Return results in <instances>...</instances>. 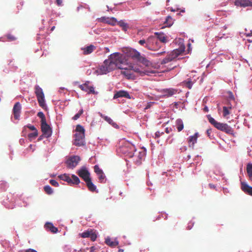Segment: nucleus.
Listing matches in <instances>:
<instances>
[{"label": "nucleus", "instance_id": "22", "mask_svg": "<svg viewBox=\"0 0 252 252\" xmlns=\"http://www.w3.org/2000/svg\"><path fill=\"white\" fill-rule=\"evenodd\" d=\"M95 49V47L93 45H90L84 48H82V50H83L84 55H88L92 53Z\"/></svg>", "mask_w": 252, "mask_h": 252}, {"label": "nucleus", "instance_id": "47", "mask_svg": "<svg viewBox=\"0 0 252 252\" xmlns=\"http://www.w3.org/2000/svg\"><path fill=\"white\" fill-rule=\"evenodd\" d=\"M96 234L92 230L89 238H90L91 240L92 241H94L96 240Z\"/></svg>", "mask_w": 252, "mask_h": 252}, {"label": "nucleus", "instance_id": "55", "mask_svg": "<svg viewBox=\"0 0 252 252\" xmlns=\"http://www.w3.org/2000/svg\"><path fill=\"white\" fill-rule=\"evenodd\" d=\"M206 132H207V134L208 136L210 137H211V134L212 133V129H207Z\"/></svg>", "mask_w": 252, "mask_h": 252}, {"label": "nucleus", "instance_id": "58", "mask_svg": "<svg viewBox=\"0 0 252 252\" xmlns=\"http://www.w3.org/2000/svg\"><path fill=\"white\" fill-rule=\"evenodd\" d=\"M165 52V51H163V52H159V53H157L156 55H157V56H161L162 54H163Z\"/></svg>", "mask_w": 252, "mask_h": 252}, {"label": "nucleus", "instance_id": "13", "mask_svg": "<svg viewBox=\"0 0 252 252\" xmlns=\"http://www.w3.org/2000/svg\"><path fill=\"white\" fill-rule=\"evenodd\" d=\"M21 110V105L19 102H17L14 105L13 108V113L14 115V117L16 120L19 119Z\"/></svg>", "mask_w": 252, "mask_h": 252}, {"label": "nucleus", "instance_id": "26", "mask_svg": "<svg viewBox=\"0 0 252 252\" xmlns=\"http://www.w3.org/2000/svg\"><path fill=\"white\" fill-rule=\"evenodd\" d=\"M137 61L141 63L144 65L146 66H149L151 63L149 61H148L145 57L140 55L138 59L137 60Z\"/></svg>", "mask_w": 252, "mask_h": 252}, {"label": "nucleus", "instance_id": "14", "mask_svg": "<svg viewBox=\"0 0 252 252\" xmlns=\"http://www.w3.org/2000/svg\"><path fill=\"white\" fill-rule=\"evenodd\" d=\"M178 90L175 89L169 88L164 89L162 91L163 95L164 97H170L177 93Z\"/></svg>", "mask_w": 252, "mask_h": 252}, {"label": "nucleus", "instance_id": "57", "mask_svg": "<svg viewBox=\"0 0 252 252\" xmlns=\"http://www.w3.org/2000/svg\"><path fill=\"white\" fill-rule=\"evenodd\" d=\"M171 131H172V129H171V128L166 127V128H165V132H166L167 133H169Z\"/></svg>", "mask_w": 252, "mask_h": 252}, {"label": "nucleus", "instance_id": "56", "mask_svg": "<svg viewBox=\"0 0 252 252\" xmlns=\"http://www.w3.org/2000/svg\"><path fill=\"white\" fill-rule=\"evenodd\" d=\"M25 252H37L33 249H29L26 250Z\"/></svg>", "mask_w": 252, "mask_h": 252}, {"label": "nucleus", "instance_id": "38", "mask_svg": "<svg viewBox=\"0 0 252 252\" xmlns=\"http://www.w3.org/2000/svg\"><path fill=\"white\" fill-rule=\"evenodd\" d=\"M38 134V132L37 130H35V131H33V132L30 133L28 134V137L29 139H32L35 138Z\"/></svg>", "mask_w": 252, "mask_h": 252}, {"label": "nucleus", "instance_id": "1", "mask_svg": "<svg viewBox=\"0 0 252 252\" xmlns=\"http://www.w3.org/2000/svg\"><path fill=\"white\" fill-rule=\"evenodd\" d=\"M125 62L123 55L118 52L114 53L104 61L103 64L96 70V72L100 74H106L116 68L123 70V64Z\"/></svg>", "mask_w": 252, "mask_h": 252}, {"label": "nucleus", "instance_id": "27", "mask_svg": "<svg viewBox=\"0 0 252 252\" xmlns=\"http://www.w3.org/2000/svg\"><path fill=\"white\" fill-rule=\"evenodd\" d=\"M59 178L61 180H62L63 181H66L69 184H71V183L72 181L71 178L69 176V175L68 174H66L61 175L59 176Z\"/></svg>", "mask_w": 252, "mask_h": 252}, {"label": "nucleus", "instance_id": "36", "mask_svg": "<svg viewBox=\"0 0 252 252\" xmlns=\"http://www.w3.org/2000/svg\"><path fill=\"white\" fill-rule=\"evenodd\" d=\"M37 115L41 119V124L46 122L45 116L42 112H39Z\"/></svg>", "mask_w": 252, "mask_h": 252}, {"label": "nucleus", "instance_id": "60", "mask_svg": "<svg viewBox=\"0 0 252 252\" xmlns=\"http://www.w3.org/2000/svg\"><path fill=\"white\" fill-rule=\"evenodd\" d=\"M204 111L205 112H208L209 111V109L207 107V106H205L204 108Z\"/></svg>", "mask_w": 252, "mask_h": 252}, {"label": "nucleus", "instance_id": "12", "mask_svg": "<svg viewBox=\"0 0 252 252\" xmlns=\"http://www.w3.org/2000/svg\"><path fill=\"white\" fill-rule=\"evenodd\" d=\"M185 51V47L181 46L179 48L174 50L169 54V56L172 61L178 57L180 55L183 53Z\"/></svg>", "mask_w": 252, "mask_h": 252}, {"label": "nucleus", "instance_id": "64", "mask_svg": "<svg viewBox=\"0 0 252 252\" xmlns=\"http://www.w3.org/2000/svg\"><path fill=\"white\" fill-rule=\"evenodd\" d=\"M55 26H53V27H52V28H51V30L52 31H53L55 29Z\"/></svg>", "mask_w": 252, "mask_h": 252}, {"label": "nucleus", "instance_id": "28", "mask_svg": "<svg viewBox=\"0 0 252 252\" xmlns=\"http://www.w3.org/2000/svg\"><path fill=\"white\" fill-rule=\"evenodd\" d=\"M117 24L120 27H122L123 30L124 31H126L128 28V25L123 20H121L119 22H117Z\"/></svg>", "mask_w": 252, "mask_h": 252}, {"label": "nucleus", "instance_id": "6", "mask_svg": "<svg viewBox=\"0 0 252 252\" xmlns=\"http://www.w3.org/2000/svg\"><path fill=\"white\" fill-rule=\"evenodd\" d=\"M122 150L124 154H126V153H127V155L129 157L131 158L134 156V154L133 152H135V147L133 145L130 143H126L124 146L122 147Z\"/></svg>", "mask_w": 252, "mask_h": 252}, {"label": "nucleus", "instance_id": "9", "mask_svg": "<svg viewBox=\"0 0 252 252\" xmlns=\"http://www.w3.org/2000/svg\"><path fill=\"white\" fill-rule=\"evenodd\" d=\"M41 129L43 134L47 138L50 137L52 133L51 127L47 124L46 122L41 124Z\"/></svg>", "mask_w": 252, "mask_h": 252}, {"label": "nucleus", "instance_id": "31", "mask_svg": "<svg viewBox=\"0 0 252 252\" xmlns=\"http://www.w3.org/2000/svg\"><path fill=\"white\" fill-rule=\"evenodd\" d=\"M231 109H232L231 106H229V107L223 106V116L224 117H226L227 116L229 115L230 114L229 110H231Z\"/></svg>", "mask_w": 252, "mask_h": 252}, {"label": "nucleus", "instance_id": "2", "mask_svg": "<svg viewBox=\"0 0 252 252\" xmlns=\"http://www.w3.org/2000/svg\"><path fill=\"white\" fill-rule=\"evenodd\" d=\"M209 123L213 125L216 128L224 131L228 134H232L233 130L226 124L220 123L216 121L210 115H207Z\"/></svg>", "mask_w": 252, "mask_h": 252}, {"label": "nucleus", "instance_id": "39", "mask_svg": "<svg viewBox=\"0 0 252 252\" xmlns=\"http://www.w3.org/2000/svg\"><path fill=\"white\" fill-rule=\"evenodd\" d=\"M44 190L48 194H51L53 192V189L48 185L45 186L44 187Z\"/></svg>", "mask_w": 252, "mask_h": 252}, {"label": "nucleus", "instance_id": "42", "mask_svg": "<svg viewBox=\"0 0 252 252\" xmlns=\"http://www.w3.org/2000/svg\"><path fill=\"white\" fill-rule=\"evenodd\" d=\"M83 109H81L78 113H77L76 115H74V117H72V120H77L79 118L80 116L83 113Z\"/></svg>", "mask_w": 252, "mask_h": 252}, {"label": "nucleus", "instance_id": "17", "mask_svg": "<svg viewBox=\"0 0 252 252\" xmlns=\"http://www.w3.org/2000/svg\"><path fill=\"white\" fill-rule=\"evenodd\" d=\"M241 189L245 193L252 196V187L244 182L241 183Z\"/></svg>", "mask_w": 252, "mask_h": 252}, {"label": "nucleus", "instance_id": "15", "mask_svg": "<svg viewBox=\"0 0 252 252\" xmlns=\"http://www.w3.org/2000/svg\"><path fill=\"white\" fill-rule=\"evenodd\" d=\"M234 3L236 6L242 7L252 6V1L249 0H236Z\"/></svg>", "mask_w": 252, "mask_h": 252}, {"label": "nucleus", "instance_id": "48", "mask_svg": "<svg viewBox=\"0 0 252 252\" xmlns=\"http://www.w3.org/2000/svg\"><path fill=\"white\" fill-rule=\"evenodd\" d=\"M138 43L141 45L144 46L146 48H147V39L146 40L141 39L138 41Z\"/></svg>", "mask_w": 252, "mask_h": 252}, {"label": "nucleus", "instance_id": "59", "mask_svg": "<svg viewBox=\"0 0 252 252\" xmlns=\"http://www.w3.org/2000/svg\"><path fill=\"white\" fill-rule=\"evenodd\" d=\"M246 36H252V32H249L248 33H246Z\"/></svg>", "mask_w": 252, "mask_h": 252}, {"label": "nucleus", "instance_id": "41", "mask_svg": "<svg viewBox=\"0 0 252 252\" xmlns=\"http://www.w3.org/2000/svg\"><path fill=\"white\" fill-rule=\"evenodd\" d=\"M5 36L6 37L8 40L9 41H15L17 39V38L14 35L10 33L6 34Z\"/></svg>", "mask_w": 252, "mask_h": 252}, {"label": "nucleus", "instance_id": "25", "mask_svg": "<svg viewBox=\"0 0 252 252\" xmlns=\"http://www.w3.org/2000/svg\"><path fill=\"white\" fill-rule=\"evenodd\" d=\"M155 34L157 35L156 38H157L158 40H159L162 43L166 42L167 40L164 33L156 32Z\"/></svg>", "mask_w": 252, "mask_h": 252}, {"label": "nucleus", "instance_id": "63", "mask_svg": "<svg viewBox=\"0 0 252 252\" xmlns=\"http://www.w3.org/2000/svg\"><path fill=\"white\" fill-rule=\"evenodd\" d=\"M209 186L211 187V188H215V186L212 184H210Z\"/></svg>", "mask_w": 252, "mask_h": 252}, {"label": "nucleus", "instance_id": "30", "mask_svg": "<svg viewBox=\"0 0 252 252\" xmlns=\"http://www.w3.org/2000/svg\"><path fill=\"white\" fill-rule=\"evenodd\" d=\"M176 123L177 126V128L178 131L179 132L181 131L184 128V124L183 121L181 119H178L177 120Z\"/></svg>", "mask_w": 252, "mask_h": 252}, {"label": "nucleus", "instance_id": "7", "mask_svg": "<svg viewBox=\"0 0 252 252\" xmlns=\"http://www.w3.org/2000/svg\"><path fill=\"white\" fill-rule=\"evenodd\" d=\"M73 144L77 146H83L85 144V134L83 133H76L75 135Z\"/></svg>", "mask_w": 252, "mask_h": 252}, {"label": "nucleus", "instance_id": "18", "mask_svg": "<svg viewBox=\"0 0 252 252\" xmlns=\"http://www.w3.org/2000/svg\"><path fill=\"white\" fill-rule=\"evenodd\" d=\"M122 97H125L127 98H130L129 94L126 91H120L115 94L114 95V99Z\"/></svg>", "mask_w": 252, "mask_h": 252}, {"label": "nucleus", "instance_id": "32", "mask_svg": "<svg viewBox=\"0 0 252 252\" xmlns=\"http://www.w3.org/2000/svg\"><path fill=\"white\" fill-rule=\"evenodd\" d=\"M164 23L167 26L170 27L173 24V21L172 18L170 16H168L166 17V20Z\"/></svg>", "mask_w": 252, "mask_h": 252}, {"label": "nucleus", "instance_id": "4", "mask_svg": "<svg viewBox=\"0 0 252 252\" xmlns=\"http://www.w3.org/2000/svg\"><path fill=\"white\" fill-rule=\"evenodd\" d=\"M160 48V45L156 36H151L147 38V48L148 50L157 51Z\"/></svg>", "mask_w": 252, "mask_h": 252}, {"label": "nucleus", "instance_id": "23", "mask_svg": "<svg viewBox=\"0 0 252 252\" xmlns=\"http://www.w3.org/2000/svg\"><path fill=\"white\" fill-rule=\"evenodd\" d=\"M45 227L46 229L50 230L53 233H56L58 232V229L57 227L54 226L51 222H47L45 224Z\"/></svg>", "mask_w": 252, "mask_h": 252}, {"label": "nucleus", "instance_id": "54", "mask_svg": "<svg viewBox=\"0 0 252 252\" xmlns=\"http://www.w3.org/2000/svg\"><path fill=\"white\" fill-rule=\"evenodd\" d=\"M163 132H160L159 131H157L155 133L156 137H159L161 135L163 134Z\"/></svg>", "mask_w": 252, "mask_h": 252}, {"label": "nucleus", "instance_id": "29", "mask_svg": "<svg viewBox=\"0 0 252 252\" xmlns=\"http://www.w3.org/2000/svg\"><path fill=\"white\" fill-rule=\"evenodd\" d=\"M247 172L250 180L252 182V163H248L247 164Z\"/></svg>", "mask_w": 252, "mask_h": 252}, {"label": "nucleus", "instance_id": "51", "mask_svg": "<svg viewBox=\"0 0 252 252\" xmlns=\"http://www.w3.org/2000/svg\"><path fill=\"white\" fill-rule=\"evenodd\" d=\"M26 126L27 127H28L30 129H31V130H32L33 131H35V130H37L34 126H32L31 125H28Z\"/></svg>", "mask_w": 252, "mask_h": 252}, {"label": "nucleus", "instance_id": "45", "mask_svg": "<svg viewBox=\"0 0 252 252\" xmlns=\"http://www.w3.org/2000/svg\"><path fill=\"white\" fill-rule=\"evenodd\" d=\"M94 171L97 175L100 174L103 172L102 169H101L97 165H95L94 166Z\"/></svg>", "mask_w": 252, "mask_h": 252}, {"label": "nucleus", "instance_id": "61", "mask_svg": "<svg viewBox=\"0 0 252 252\" xmlns=\"http://www.w3.org/2000/svg\"><path fill=\"white\" fill-rule=\"evenodd\" d=\"M192 225H193V224H192V223L191 224V225H189L188 226V227H187V228H188V229H189V230L191 229V227H192Z\"/></svg>", "mask_w": 252, "mask_h": 252}, {"label": "nucleus", "instance_id": "34", "mask_svg": "<svg viewBox=\"0 0 252 252\" xmlns=\"http://www.w3.org/2000/svg\"><path fill=\"white\" fill-rule=\"evenodd\" d=\"M100 116L102 118H103L105 121H106L107 122H108L109 124L114 125L115 124L113 120L109 117L103 115L102 114L100 115Z\"/></svg>", "mask_w": 252, "mask_h": 252}, {"label": "nucleus", "instance_id": "37", "mask_svg": "<svg viewBox=\"0 0 252 252\" xmlns=\"http://www.w3.org/2000/svg\"><path fill=\"white\" fill-rule=\"evenodd\" d=\"M99 182L101 183H104L106 181L105 176L104 173H102L100 174L97 175Z\"/></svg>", "mask_w": 252, "mask_h": 252}, {"label": "nucleus", "instance_id": "10", "mask_svg": "<svg viewBox=\"0 0 252 252\" xmlns=\"http://www.w3.org/2000/svg\"><path fill=\"white\" fill-rule=\"evenodd\" d=\"M77 174L80 177L86 182L90 179V174L86 167H82L77 171Z\"/></svg>", "mask_w": 252, "mask_h": 252}, {"label": "nucleus", "instance_id": "35", "mask_svg": "<svg viewBox=\"0 0 252 252\" xmlns=\"http://www.w3.org/2000/svg\"><path fill=\"white\" fill-rule=\"evenodd\" d=\"M71 179H72V181L71 184L77 185L80 183V180L79 178L75 175H72L71 176Z\"/></svg>", "mask_w": 252, "mask_h": 252}, {"label": "nucleus", "instance_id": "5", "mask_svg": "<svg viewBox=\"0 0 252 252\" xmlns=\"http://www.w3.org/2000/svg\"><path fill=\"white\" fill-rule=\"evenodd\" d=\"M131 67L133 73H135L137 75L143 76L145 75H149L151 73H154L153 71L146 70L140 65H133Z\"/></svg>", "mask_w": 252, "mask_h": 252}, {"label": "nucleus", "instance_id": "44", "mask_svg": "<svg viewBox=\"0 0 252 252\" xmlns=\"http://www.w3.org/2000/svg\"><path fill=\"white\" fill-rule=\"evenodd\" d=\"M105 242L108 245L111 246V247L116 246V245H117L118 244V243L112 242L109 239H106Z\"/></svg>", "mask_w": 252, "mask_h": 252}, {"label": "nucleus", "instance_id": "19", "mask_svg": "<svg viewBox=\"0 0 252 252\" xmlns=\"http://www.w3.org/2000/svg\"><path fill=\"white\" fill-rule=\"evenodd\" d=\"M198 138V133H195L193 135L190 136L188 138V142L189 147H193L194 145L197 142Z\"/></svg>", "mask_w": 252, "mask_h": 252}, {"label": "nucleus", "instance_id": "16", "mask_svg": "<svg viewBox=\"0 0 252 252\" xmlns=\"http://www.w3.org/2000/svg\"><path fill=\"white\" fill-rule=\"evenodd\" d=\"M124 70H122L121 73L126 76L128 79H133L134 78V74L133 73V71L131 69V66H129V68L127 69L126 68L124 67Z\"/></svg>", "mask_w": 252, "mask_h": 252}, {"label": "nucleus", "instance_id": "11", "mask_svg": "<svg viewBox=\"0 0 252 252\" xmlns=\"http://www.w3.org/2000/svg\"><path fill=\"white\" fill-rule=\"evenodd\" d=\"M88 82L86 83L80 85L79 86V88L82 91H85V92H87L89 94L92 93L93 94H95L96 93L94 91V88L93 86H89L88 85Z\"/></svg>", "mask_w": 252, "mask_h": 252}, {"label": "nucleus", "instance_id": "24", "mask_svg": "<svg viewBox=\"0 0 252 252\" xmlns=\"http://www.w3.org/2000/svg\"><path fill=\"white\" fill-rule=\"evenodd\" d=\"M86 185L89 190L91 191H94L96 189L95 186L93 183L91 179H89L85 182Z\"/></svg>", "mask_w": 252, "mask_h": 252}, {"label": "nucleus", "instance_id": "3", "mask_svg": "<svg viewBox=\"0 0 252 252\" xmlns=\"http://www.w3.org/2000/svg\"><path fill=\"white\" fill-rule=\"evenodd\" d=\"M34 93L37 97L39 105L42 108H45L46 106L45 101V95L43 90L38 85L34 87Z\"/></svg>", "mask_w": 252, "mask_h": 252}, {"label": "nucleus", "instance_id": "62", "mask_svg": "<svg viewBox=\"0 0 252 252\" xmlns=\"http://www.w3.org/2000/svg\"><path fill=\"white\" fill-rule=\"evenodd\" d=\"M124 250L122 249H119L118 252H124Z\"/></svg>", "mask_w": 252, "mask_h": 252}, {"label": "nucleus", "instance_id": "49", "mask_svg": "<svg viewBox=\"0 0 252 252\" xmlns=\"http://www.w3.org/2000/svg\"><path fill=\"white\" fill-rule=\"evenodd\" d=\"M50 183L54 187H58L59 184V183L55 180H50L49 181Z\"/></svg>", "mask_w": 252, "mask_h": 252}, {"label": "nucleus", "instance_id": "8", "mask_svg": "<svg viewBox=\"0 0 252 252\" xmlns=\"http://www.w3.org/2000/svg\"><path fill=\"white\" fill-rule=\"evenodd\" d=\"M80 158L78 156H74L69 158L66 161L68 167L73 168L75 167L80 160Z\"/></svg>", "mask_w": 252, "mask_h": 252}, {"label": "nucleus", "instance_id": "43", "mask_svg": "<svg viewBox=\"0 0 252 252\" xmlns=\"http://www.w3.org/2000/svg\"><path fill=\"white\" fill-rule=\"evenodd\" d=\"M76 130L78 132L77 133H83L85 134V129L84 127L79 125H78L76 126Z\"/></svg>", "mask_w": 252, "mask_h": 252}, {"label": "nucleus", "instance_id": "40", "mask_svg": "<svg viewBox=\"0 0 252 252\" xmlns=\"http://www.w3.org/2000/svg\"><path fill=\"white\" fill-rule=\"evenodd\" d=\"M92 231V230H91V231H85L83 233H82L80 235H81V236L82 237V238H89L90 236V234L91 233Z\"/></svg>", "mask_w": 252, "mask_h": 252}, {"label": "nucleus", "instance_id": "52", "mask_svg": "<svg viewBox=\"0 0 252 252\" xmlns=\"http://www.w3.org/2000/svg\"><path fill=\"white\" fill-rule=\"evenodd\" d=\"M145 153L143 152H139L138 157L140 158V159H141L144 156Z\"/></svg>", "mask_w": 252, "mask_h": 252}, {"label": "nucleus", "instance_id": "20", "mask_svg": "<svg viewBox=\"0 0 252 252\" xmlns=\"http://www.w3.org/2000/svg\"><path fill=\"white\" fill-rule=\"evenodd\" d=\"M101 21L105 23H107L109 25L114 26L117 24V21L115 18H102Z\"/></svg>", "mask_w": 252, "mask_h": 252}, {"label": "nucleus", "instance_id": "46", "mask_svg": "<svg viewBox=\"0 0 252 252\" xmlns=\"http://www.w3.org/2000/svg\"><path fill=\"white\" fill-rule=\"evenodd\" d=\"M172 61V59L169 56V55H168V56L165 58H164V59L162 60V61L161 62V64H165V63H168Z\"/></svg>", "mask_w": 252, "mask_h": 252}, {"label": "nucleus", "instance_id": "50", "mask_svg": "<svg viewBox=\"0 0 252 252\" xmlns=\"http://www.w3.org/2000/svg\"><path fill=\"white\" fill-rule=\"evenodd\" d=\"M216 14L218 15V16H226V13L224 11H221V10H218L216 11Z\"/></svg>", "mask_w": 252, "mask_h": 252}, {"label": "nucleus", "instance_id": "53", "mask_svg": "<svg viewBox=\"0 0 252 252\" xmlns=\"http://www.w3.org/2000/svg\"><path fill=\"white\" fill-rule=\"evenodd\" d=\"M63 0H56V3L59 6H62Z\"/></svg>", "mask_w": 252, "mask_h": 252}, {"label": "nucleus", "instance_id": "33", "mask_svg": "<svg viewBox=\"0 0 252 252\" xmlns=\"http://www.w3.org/2000/svg\"><path fill=\"white\" fill-rule=\"evenodd\" d=\"M183 83L185 85L186 87L188 88L189 89H191L192 86L193 85V82L190 79H188L187 80L184 81Z\"/></svg>", "mask_w": 252, "mask_h": 252}, {"label": "nucleus", "instance_id": "21", "mask_svg": "<svg viewBox=\"0 0 252 252\" xmlns=\"http://www.w3.org/2000/svg\"><path fill=\"white\" fill-rule=\"evenodd\" d=\"M128 54L130 57L137 61L141 55L140 53L135 49L130 50Z\"/></svg>", "mask_w": 252, "mask_h": 252}]
</instances>
